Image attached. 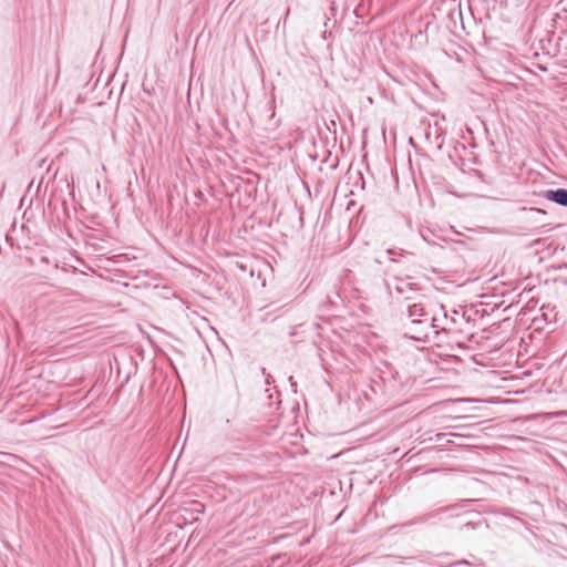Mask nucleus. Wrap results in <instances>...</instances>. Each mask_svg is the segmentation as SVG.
<instances>
[{"label": "nucleus", "instance_id": "nucleus-1", "mask_svg": "<svg viewBox=\"0 0 567 567\" xmlns=\"http://www.w3.org/2000/svg\"><path fill=\"white\" fill-rule=\"evenodd\" d=\"M436 321L437 318L435 317H425L423 319H414V321H410L408 327L410 338L419 341L427 339L433 328V322Z\"/></svg>", "mask_w": 567, "mask_h": 567}, {"label": "nucleus", "instance_id": "nucleus-2", "mask_svg": "<svg viewBox=\"0 0 567 567\" xmlns=\"http://www.w3.org/2000/svg\"><path fill=\"white\" fill-rule=\"evenodd\" d=\"M558 312L555 306L543 305L539 309V315L535 316L532 320V324L535 331L544 330L545 326L555 323L557 320Z\"/></svg>", "mask_w": 567, "mask_h": 567}, {"label": "nucleus", "instance_id": "nucleus-3", "mask_svg": "<svg viewBox=\"0 0 567 567\" xmlns=\"http://www.w3.org/2000/svg\"><path fill=\"white\" fill-rule=\"evenodd\" d=\"M536 195L550 200L557 205L567 207V189L566 188H556V189H546Z\"/></svg>", "mask_w": 567, "mask_h": 567}, {"label": "nucleus", "instance_id": "nucleus-4", "mask_svg": "<svg viewBox=\"0 0 567 567\" xmlns=\"http://www.w3.org/2000/svg\"><path fill=\"white\" fill-rule=\"evenodd\" d=\"M394 280L395 285L393 289L398 295L403 296L405 300L412 299L411 293L416 292L419 290L416 284L409 282L406 279L395 277Z\"/></svg>", "mask_w": 567, "mask_h": 567}, {"label": "nucleus", "instance_id": "nucleus-5", "mask_svg": "<svg viewBox=\"0 0 567 567\" xmlns=\"http://www.w3.org/2000/svg\"><path fill=\"white\" fill-rule=\"evenodd\" d=\"M406 311L410 321H414V319H423L425 317H431L421 302H413L411 305H408Z\"/></svg>", "mask_w": 567, "mask_h": 567}, {"label": "nucleus", "instance_id": "nucleus-6", "mask_svg": "<svg viewBox=\"0 0 567 567\" xmlns=\"http://www.w3.org/2000/svg\"><path fill=\"white\" fill-rule=\"evenodd\" d=\"M520 212H527L529 213L530 215H533V217L530 218L532 220L536 221V223H540L542 220L535 218L536 216L538 215H547V212L545 209H542V208H534V207H530V208H527V207H520L519 208Z\"/></svg>", "mask_w": 567, "mask_h": 567}, {"label": "nucleus", "instance_id": "nucleus-7", "mask_svg": "<svg viewBox=\"0 0 567 567\" xmlns=\"http://www.w3.org/2000/svg\"><path fill=\"white\" fill-rule=\"evenodd\" d=\"M451 329L452 327L450 324H444V322L441 324L440 320L437 319L436 322H433V328L431 331H433L435 334H439L440 332H446Z\"/></svg>", "mask_w": 567, "mask_h": 567}, {"label": "nucleus", "instance_id": "nucleus-8", "mask_svg": "<svg viewBox=\"0 0 567 567\" xmlns=\"http://www.w3.org/2000/svg\"><path fill=\"white\" fill-rule=\"evenodd\" d=\"M443 322L444 324H450L451 327L456 322V319L454 316L449 317L446 312L443 315Z\"/></svg>", "mask_w": 567, "mask_h": 567}, {"label": "nucleus", "instance_id": "nucleus-9", "mask_svg": "<svg viewBox=\"0 0 567 567\" xmlns=\"http://www.w3.org/2000/svg\"><path fill=\"white\" fill-rule=\"evenodd\" d=\"M386 254L389 256V259L391 261H396L398 260V256H401L402 254L400 252H396L394 249H388L386 250Z\"/></svg>", "mask_w": 567, "mask_h": 567}, {"label": "nucleus", "instance_id": "nucleus-10", "mask_svg": "<svg viewBox=\"0 0 567 567\" xmlns=\"http://www.w3.org/2000/svg\"><path fill=\"white\" fill-rule=\"evenodd\" d=\"M195 505H196V507H195V509H194V511H195L196 513L203 514V513H204V508H205V507H204V505H203V504H200V503H198V502H196V503H195Z\"/></svg>", "mask_w": 567, "mask_h": 567}, {"label": "nucleus", "instance_id": "nucleus-11", "mask_svg": "<svg viewBox=\"0 0 567 567\" xmlns=\"http://www.w3.org/2000/svg\"><path fill=\"white\" fill-rule=\"evenodd\" d=\"M288 381L290 383L292 391L296 393L297 392V382L293 380L292 377H289Z\"/></svg>", "mask_w": 567, "mask_h": 567}, {"label": "nucleus", "instance_id": "nucleus-12", "mask_svg": "<svg viewBox=\"0 0 567 567\" xmlns=\"http://www.w3.org/2000/svg\"><path fill=\"white\" fill-rule=\"evenodd\" d=\"M289 13H290V9L288 8V9H287V11H286L285 17H284V19H282V24H284V25L286 24V21H287V18H288Z\"/></svg>", "mask_w": 567, "mask_h": 567}, {"label": "nucleus", "instance_id": "nucleus-13", "mask_svg": "<svg viewBox=\"0 0 567 567\" xmlns=\"http://www.w3.org/2000/svg\"><path fill=\"white\" fill-rule=\"evenodd\" d=\"M470 563L467 560H461L455 563V565H468Z\"/></svg>", "mask_w": 567, "mask_h": 567}, {"label": "nucleus", "instance_id": "nucleus-14", "mask_svg": "<svg viewBox=\"0 0 567 567\" xmlns=\"http://www.w3.org/2000/svg\"><path fill=\"white\" fill-rule=\"evenodd\" d=\"M558 415L567 416V411H560Z\"/></svg>", "mask_w": 567, "mask_h": 567}, {"label": "nucleus", "instance_id": "nucleus-15", "mask_svg": "<svg viewBox=\"0 0 567 567\" xmlns=\"http://www.w3.org/2000/svg\"><path fill=\"white\" fill-rule=\"evenodd\" d=\"M386 288H388L389 290H391V285H390V284H386Z\"/></svg>", "mask_w": 567, "mask_h": 567}]
</instances>
